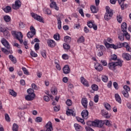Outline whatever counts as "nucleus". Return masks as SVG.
Here are the masks:
<instances>
[{
  "label": "nucleus",
  "instance_id": "22",
  "mask_svg": "<svg viewBox=\"0 0 131 131\" xmlns=\"http://www.w3.org/2000/svg\"><path fill=\"white\" fill-rule=\"evenodd\" d=\"M115 98L117 102L119 103V104H121V97H120V96H119L118 94H116L115 95Z\"/></svg>",
  "mask_w": 131,
  "mask_h": 131
},
{
  "label": "nucleus",
  "instance_id": "4",
  "mask_svg": "<svg viewBox=\"0 0 131 131\" xmlns=\"http://www.w3.org/2000/svg\"><path fill=\"white\" fill-rule=\"evenodd\" d=\"M105 10L106 12L104 15V19L105 20H106V21H108L110 20V19L112 18V16H113V10L110 9V7L108 6L105 7Z\"/></svg>",
  "mask_w": 131,
  "mask_h": 131
},
{
  "label": "nucleus",
  "instance_id": "54",
  "mask_svg": "<svg viewBox=\"0 0 131 131\" xmlns=\"http://www.w3.org/2000/svg\"><path fill=\"white\" fill-rule=\"evenodd\" d=\"M96 49H100L101 51H102V50H104V49H105V47L102 45H97L96 46Z\"/></svg>",
  "mask_w": 131,
  "mask_h": 131
},
{
  "label": "nucleus",
  "instance_id": "48",
  "mask_svg": "<svg viewBox=\"0 0 131 131\" xmlns=\"http://www.w3.org/2000/svg\"><path fill=\"white\" fill-rule=\"evenodd\" d=\"M102 80L104 81V82H107L108 81V77L105 75L102 76Z\"/></svg>",
  "mask_w": 131,
  "mask_h": 131
},
{
  "label": "nucleus",
  "instance_id": "10",
  "mask_svg": "<svg viewBox=\"0 0 131 131\" xmlns=\"http://www.w3.org/2000/svg\"><path fill=\"white\" fill-rule=\"evenodd\" d=\"M1 42L3 46H5V48H7L8 50H10V44L6 39L3 38L1 40Z\"/></svg>",
  "mask_w": 131,
  "mask_h": 131
},
{
  "label": "nucleus",
  "instance_id": "6",
  "mask_svg": "<svg viewBox=\"0 0 131 131\" xmlns=\"http://www.w3.org/2000/svg\"><path fill=\"white\" fill-rule=\"evenodd\" d=\"M124 37H125L127 40H129L130 39V35L127 32L120 33L119 34L118 38L121 40V41H123L124 40Z\"/></svg>",
  "mask_w": 131,
  "mask_h": 131
},
{
  "label": "nucleus",
  "instance_id": "31",
  "mask_svg": "<svg viewBox=\"0 0 131 131\" xmlns=\"http://www.w3.org/2000/svg\"><path fill=\"white\" fill-rule=\"evenodd\" d=\"M30 32H32L33 34H34L35 35V34H36L35 29L34 28V27H33V26H31L30 27Z\"/></svg>",
  "mask_w": 131,
  "mask_h": 131
},
{
  "label": "nucleus",
  "instance_id": "29",
  "mask_svg": "<svg viewBox=\"0 0 131 131\" xmlns=\"http://www.w3.org/2000/svg\"><path fill=\"white\" fill-rule=\"evenodd\" d=\"M122 94L125 98H128L129 97V94H128V92L126 91H122Z\"/></svg>",
  "mask_w": 131,
  "mask_h": 131
},
{
  "label": "nucleus",
  "instance_id": "33",
  "mask_svg": "<svg viewBox=\"0 0 131 131\" xmlns=\"http://www.w3.org/2000/svg\"><path fill=\"white\" fill-rule=\"evenodd\" d=\"M4 11L6 12V13H10L11 11H12V8L10 6H7L6 8L4 9Z\"/></svg>",
  "mask_w": 131,
  "mask_h": 131
},
{
  "label": "nucleus",
  "instance_id": "14",
  "mask_svg": "<svg viewBox=\"0 0 131 131\" xmlns=\"http://www.w3.org/2000/svg\"><path fill=\"white\" fill-rule=\"evenodd\" d=\"M122 56L123 59H125L126 61H129V60H131V56L128 53H124L122 54Z\"/></svg>",
  "mask_w": 131,
  "mask_h": 131
},
{
  "label": "nucleus",
  "instance_id": "2",
  "mask_svg": "<svg viewBox=\"0 0 131 131\" xmlns=\"http://www.w3.org/2000/svg\"><path fill=\"white\" fill-rule=\"evenodd\" d=\"M125 43H117L116 45L114 44H110L107 42L105 43V46L107 49L111 48V49H114V50H117V49H120V48H122V47H125Z\"/></svg>",
  "mask_w": 131,
  "mask_h": 131
},
{
  "label": "nucleus",
  "instance_id": "40",
  "mask_svg": "<svg viewBox=\"0 0 131 131\" xmlns=\"http://www.w3.org/2000/svg\"><path fill=\"white\" fill-rule=\"evenodd\" d=\"M34 35H35L33 34V33H32L31 32H29L27 33V36H28V38H32V37H33V36H34Z\"/></svg>",
  "mask_w": 131,
  "mask_h": 131
},
{
  "label": "nucleus",
  "instance_id": "19",
  "mask_svg": "<svg viewBox=\"0 0 131 131\" xmlns=\"http://www.w3.org/2000/svg\"><path fill=\"white\" fill-rule=\"evenodd\" d=\"M121 29L123 32H127V24L126 23H123L121 25Z\"/></svg>",
  "mask_w": 131,
  "mask_h": 131
},
{
  "label": "nucleus",
  "instance_id": "53",
  "mask_svg": "<svg viewBox=\"0 0 131 131\" xmlns=\"http://www.w3.org/2000/svg\"><path fill=\"white\" fill-rule=\"evenodd\" d=\"M66 104L68 106H71L72 105V101L70 99H68L66 101Z\"/></svg>",
  "mask_w": 131,
  "mask_h": 131
},
{
  "label": "nucleus",
  "instance_id": "35",
  "mask_svg": "<svg viewBox=\"0 0 131 131\" xmlns=\"http://www.w3.org/2000/svg\"><path fill=\"white\" fill-rule=\"evenodd\" d=\"M92 89L93 91H98V90H99V87L98 86V85H97L96 84H93L92 85Z\"/></svg>",
  "mask_w": 131,
  "mask_h": 131
},
{
  "label": "nucleus",
  "instance_id": "42",
  "mask_svg": "<svg viewBox=\"0 0 131 131\" xmlns=\"http://www.w3.org/2000/svg\"><path fill=\"white\" fill-rule=\"evenodd\" d=\"M9 93L13 97H16L17 96V93L14 91V90H10Z\"/></svg>",
  "mask_w": 131,
  "mask_h": 131
},
{
  "label": "nucleus",
  "instance_id": "23",
  "mask_svg": "<svg viewBox=\"0 0 131 131\" xmlns=\"http://www.w3.org/2000/svg\"><path fill=\"white\" fill-rule=\"evenodd\" d=\"M68 111H67L66 114L68 116L72 115V116H75V113H74V111L72 110H70L69 108L68 109Z\"/></svg>",
  "mask_w": 131,
  "mask_h": 131
},
{
  "label": "nucleus",
  "instance_id": "1",
  "mask_svg": "<svg viewBox=\"0 0 131 131\" xmlns=\"http://www.w3.org/2000/svg\"><path fill=\"white\" fill-rule=\"evenodd\" d=\"M88 125L95 126V127H102L104 125V122L102 120H95L94 121H88Z\"/></svg>",
  "mask_w": 131,
  "mask_h": 131
},
{
  "label": "nucleus",
  "instance_id": "15",
  "mask_svg": "<svg viewBox=\"0 0 131 131\" xmlns=\"http://www.w3.org/2000/svg\"><path fill=\"white\" fill-rule=\"evenodd\" d=\"M80 81L81 83L83 84L85 86H90V85L89 84V82H88V80H86L84 77H81L80 78Z\"/></svg>",
  "mask_w": 131,
  "mask_h": 131
},
{
  "label": "nucleus",
  "instance_id": "58",
  "mask_svg": "<svg viewBox=\"0 0 131 131\" xmlns=\"http://www.w3.org/2000/svg\"><path fill=\"white\" fill-rule=\"evenodd\" d=\"M30 55L32 56V57H34L35 58L37 57V54L34 53V52L32 51L30 52Z\"/></svg>",
  "mask_w": 131,
  "mask_h": 131
},
{
  "label": "nucleus",
  "instance_id": "57",
  "mask_svg": "<svg viewBox=\"0 0 131 131\" xmlns=\"http://www.w3.org/2000/svg\"><path fill=\"white\" fill-rule=\"evenodd\" d=\"M53 37L56 40H59L60 39V35L59 34L58 35L55 34Z\"/></svg>",
  "mask_w": 131,
  "mask_h": 131
},
{
  "label": "nucleus",
  "instance_id": "13",
  "mask_svg": "<svg viewBox=\"0 0 131 131\" xmlns=\"http://www.w3.org/2000/svg\"><path fill=\"white\" fill-rule=\"evenodd\" d=\"M94 67L97 71H102L103 70V66L98 62L95 64Z\"/></svg>",
  "mask_w": 131,
  "mask_h": 131
},
{
  "label": "nucleus",
  "instance_id": "64",
  "mask_svg": "<svg viewBox=\"0 0 131 131\" xmlns=\"http://www.w3.org/2000/svg\"><path fill=\"white\" fill-rule=\"evenodd\" d=\"M85 129L86 131H95L93 128H91V127H86Z\"/></svg>",
  "mask_w": 131,
  "mask_h": 131
},
{
  "label": "nucleus",
  "instance_id": "21",
  "mask_svg": "<svg viewBox=\"0 0 131 131\" xmlns=\"http://www.w3.org/2000/svg\"><path fill=\"white\" fill-rule=\"evenodd\" d=\"M74 126L76 130H77V131H80V130H82V127H81V126H80V125H79L77 123L74 124Z\"/></svg>",
  "mask_w": 131,
  "mask_h": 131
},
{
  "label": "nucleus",
  "instance_id": "9",
  "mask_svg": "<svg viewBox=\"0 0 131 131\" xmlns=\"http://www.w3.org/2000/svg\"><path fill=\"white\" fill-rule=\"evenodd\" d=\"M46 130L45 131H52L53 130V124L52 122L49 121L45 125Z\"/></svg>",
  "mask_w": 131,
  "mask_h": 131
},
{
  "label": "nucleus",
  "instance_id": "63",
  "mask_svg": "<svg viewBox=\"0 0 131 131\" xmlns=\"http://www.w3.org/2000/svg\"><path fill=\"white\" fill-rule=\"evenodd\" d=\"M112 60H114V61H116L117 60V56L115 54H113L111 57Z\"/></svg>",
  "mask_w": 131,
  "mask_h": 131
},
{
  "label": "nucleus",
  "instance_id": "39",
  "mask_svg": "<svg viewBox=\"0 0 131 131\" xmlns=\"http://www.w3.org/2000/svg\"><path fill=\"white\" fill-rule=\"evenodd\" d=\"M3 32L4 33L5 36H9L10 32L7 30V28H6Z\"/></svg>",
  "mask_w": 131,
  "mask_h": 131
},
{
  "label": "nucleus",
  "instance_id": "27",
  "mask_svg": "<svg viewBox=\"0 0 131 131\" xmlns=\"http://www.w3.org/2000/svg\"><path fill=\"white\" fill-rule=\"evenodd\" d=\"M64 40L65 42H67V43H70L71 42V37H69V36H66L64 38Z\"/></svg>",
  "mask_w": 131,
  "mask_h": 131
},
{
  "label": "nucleus",
  "instance_id": "3",
  "mask_svg": "<svg viewBox=\"0 0 131 131\" xmlns=\"http://www.w3.org/2000/svg\"><path fill=\"white\" fill-rule=\"evenodd\" d=\"M117 66H120V67L122 66V62L121 60L118 59L116 62H112L108 63L109 69L113 70L114 71L116 70Z\"/></svg>",
  "mask_w": 131,
  "mask_h": 131
},
{
  "label": "nucleus",
  "instance_id": "8",
  "mask_svg": "<svg viewBox=\"0 0 131 131\" xmlns=\"http://www.w3.org/2000/svg\"><path fill=\"white\" fill-rule=\"evenodd\" d=\"M32 17L34 18L35 20H37V21H39V22L43 23V18H42L41 16L34 13H31Z\"/></svg>",
  "mask_w": 131,
  "mask_h": 131
},
{
  "label": "nucleus",
  "instance_id": "56",
  "mask_svg": "<svg viewBox=\"0 0 131 131\" xmlns=\"http://www.w3.org/2000/svg\"><path fill=\"white\" fill-rule=\"evenodd\" d=\"M35 51H38L39 50V43H36L34 46Z\"/></svg>",
  "mask_w": 131,
  "mask_h": 131
},
{
  "label": "nucleus",
  "instance_id": "20",
  "mask_svg": "<svg viewBox=\"0 0 131 131\" xmlns=\"http://www.w3.org/2000/svg\"><path fill=\"white\" fill-rule=\"evenodd\" d=\"M50 8H52V9H55V10H56V11H59V7L57 6V4H56V2H52L50 4Z\"/></svg>",
  "mask_w": 131,
  "mask_h": 131
},
{
  "label": "nucleus",
  "instance_id": "59",
  "mask_svg": "<svg viewBox=\"0 0 131 131\" xmlns=\"http://www.w3.org/2000/svg\"><path fill=\"white\" fill-rule=\"evenodd\" d=\"M104 121L105 122V125H106L107 126L110 127V126H111V125H112V124H111L109 120H105Z\"/></svg>",
  "mask_w": 131,
  "mask_h": 131
},
{
  "label": "nucleus",
  "instance_id": "18",
  "mask_svg": "<svg viewBox=\"0 0 131 131\" xmlns=\"http://www.w3.org/2000/svg\"><path fill=\"white\" fill-rule=\"evenodd\" d=\"M81 104L84 108H87L88 107V99L86 98H83L81 99Z\"/></svg>",
  "mask_w": 131,
  "mask_h": 131
},
{
  "label": "nucleus",
  "instance_id": "61",
  "mask_svg": "<svg viewBox=\"0 0 131 131\" xmlns=\"http://www.w3.org/2000/svg\"><path fill=\"white\" fill-rule=\"evenodd\" d=\"M43 100H45L46 102H49L50 101V97L48 96H45L43 97Z\"/></svg>",
  "mask_w": 131,
  "mask_h": 131
},
{
  "label": "nucleus",
  "instance_id": "24",
  "mask_svg": "<svg viewBox=\"0 0 131 131\" xmlns=\"http://www.w3.org/2000/svg\"><path fill=\"white\" fill-rule=\"evenodd\" d=\"M57 27L59 29L62 28V21H61V17H57Z\"/></svg>",
  "mask_w": 131,
  "mask_h": 131
},
{
  "label": "nucleus",
  "instance_id": "41",
  "mask_svg": "<svg viewBox=\"0 0 131 131\" xmlns=\"http://www.w3.org/2000/svg\"><path fill=\"white\" fill-rule=\"evenodd\" d=\"M24 74H26V75H28V74H29V72H28V71L27 70V69H26L25 67H23L21 68Z\"/></svg>",
  "mask_w": 131,
  "mask_h": 131
},
{
  "label": "nucleus",
  "instance_id": "62",
  "mask_svg": "<svg viewBox=\"0 0 131 131\" xmlns=\"http://www.w3.org/2000/svg\"><path fill=\"white\" fill-rule=\"evenodd\" d=\"M113 85L116 90H118L119 87H118V84L117 83V82H114L113 83Z\"/></svg>",
  "mask_w": 131,
  "mask_h": 131
},
{
  "label": "nucleus",
  "instance_id": "36",
  "mask_svg": "<svg viewBox=\"0 0 131 131\" xmlns=\"http://www.w3.org/2000/svg\"><path fill=\"white\" fill-rule=\"evenodd\" d=\"M19 129V126L16 123H14L12 126L13 130H18Z\"/></svg>",
  "mask_w": 131,
  "mask_h": 131
},
{
  "label": "nucleus",
  "instance_id": "55",
  "mask_svg": "<svg viewBox=\"0 0 131 131\" xmlns=\"http://www.w3.org/2000/svg\"><path fill=\"white\" fill-rule=\"evenodd\" d=\"M125 48L126 50V52H131V48L130 47H129V46H128V44H126V46H125Z\"/></svg>",
  "mask_w": 131,
  "mask_h": 131
},
{
  "label": "nucleus",
  "instance_id": "52",
  "mask_svg": "<svg viewBox=\"0 0 131 131\" xmlns=\"http://www.w3.org/2000/svg\"><path fill=\"white\" fill-rule=\"evenodd\" d=\"M123 89H124L123 91H126V92H129V91H130V88L127 85H124Z\"/></svg>",
  "mask_w": 131,
  "mask_h": 131
},
{
  "label": "nucleus",
  "instance_id": "46",
  "mask_svg": "<svg viewBox=\"0 0 131 131\" xmlns=\"http://www.w3.org/2000/svg\"><path fill=\"white\" fill-rule=\"evenodd\" d=\"M77 120L79 122H81V123H82V124H85V123L84 122V120H83V119H81L80 118L78 117V118H77Z\"/></svg>",
  "mask_w": 131,
  "mask_h": 131
},
{
  "label": "nucleus",
  "instance_id": "37",
  "mask_svg": "<svg viewBox=\"0 0 131 131\" xmlns=\"http://www.w3.org/2000/svg\"><path fill=\"white\" fill-rule=\"evenodd\" d=\"M27 92L28 94H29V95H35V94H34V91H33V89H29L27 90Z\"/></svg>",
  "mask_w": 131,
  "mask_h": 131
},
{
  "label": "nucleus",
  "instance_id": "38",
  "mask_svg": "<svg viewBox=\"0 0 131 131\" xmlns=\"http://www.w3.org/2000/svg\"><path fill=\"white\" fill-rule=\"evenodd\" d=\"M117 20L119 23H121V22H122V16L120 15H117Z\"/></svg>",
  "mask_w": 131,
  "mask_h": 131
},
{
  "label": "nucleus",
  "instance_id": "25",
  "mask_svg": "<svg viewBox=\"0 0 131 131\" xmlns=\"http://www.w3.org/2000/svg\"><path fill=\"white\" fill-rule=\"evenodd\" d=\"M9 58L11 61L12 62V63H14L15 64L17 62V59H16V58L14 57L12 55H10L9 56Z\"/></svg>",
  "mask_w": 131,
  "mask_h": 131
},
{
  "label": "nucleus",
  "instance_id": "51",
  "mask_svg": "<svg viewBox=\"0 0 131 131\" xmlns=\"http://www.w3.org/2000/svg\"><path fill=\"white\" fill-rule=\"evenodd\" d=\"M5 120H6V121H8V122H10V117L9 116V115L8 114H5Z\"/></svg>",
  "mask_w": 131,
  "mask_h": 131
},
{
  "label": "nucleus",
  "instance_id": "34",
  "mask_svg": "<svg viewBox=\"0 0 131 131\" xmlns=\"http://www.w3.org/2000/svg\"><path fill=\"white\" fill-rule=\"evenodd\" d=\"M4 19L5 22H10L11 21V17L8 15H5L4 17Z\"/></svg>",
  "mask_w": 131,
  "mask_h": 131
},
{
  "label": "nucleus",
  "instance_id": "43",
  "mask_svg": "<svg viewBox=\"0 0 131 131\" xmlns=\"http://www.w3.org/2000/svg\"><path fill=\"white\" fill-rule=\"evenodd\" d=\"M104 107L106 109V110H111V106L108 103L105 104Z\"/></svg>",
  "mask_w": 131,
  "mask_h": 131
},
{
  "label": "nucleus",
  "instance_id": "30",
  "mask_svg": "<svg viewBox=\"0 0 131 131\" xmlns=\"http://www.w3.org/2000/svg\"><path fill=\"white\" fill-rule=\"evenodd\" d=\"M90 9L91 10V12L94 13H97L98 12V10H97V8H96V6H91L90 7Z\"/></svg>",
  "mask_w": 131,
  "mask_h": 131
},
{
  "label": "nucleus",
  "instance_id": "5",
  "mask_svg": "<svg viewBox=\"0 0 131 131\" xmlns=\"http://www.w3.org/2000/svg\"><path fill=\"white\" fill-rule=\"evenodd\" d=\"M11 33L12 35H13V36L16 38V39L19 40L20 43H23V40L22 39V38H23V34H22L21 32L12 31Z\"/></svg>",
  "mask_w": 131,
  "mask_h": 131
},
{
  "label": "nucleus",
  "instance_id": "50",
  "mask_svg": "<svg viewBox=\"0 0 131 131\" xmlns=\"http://www.w3.org/2000/svg\"><path fill=\"white\" fill-rule=\"evenodd\" d=\"M32 88L33 90H35L36 91H37L38 90L39 88L35 84V83H32Z\"/></svg>",
  "mask_w": 131,
  "mask_h": 131
},
{
  "label": "nucleus",
  "instance_id": "32",
  "mask_svg": "<svg viewBox=\"0 0 131 131\" xmlns=\"http://www.w3.org/2000/svg\"><path fill=\"white\" fill-rule=\"evenodd\" d=\"M84 41V37H83V36H81L77 40V42H78V43H81Z\"/></svg>",
  "mask_w": 131,
  "mask_h": 131
},
{
  "label": "nucleus",
  "instance_id": "47",
  "mask_svg": "<svg viewBox=\"0 0 131 131\" xmlns=\"http://www.w3.org/2000/svg\"><path fill=\"white\" fill-rule=\"evenodd\" d=\"M63 47L64 50H69V49H70V46L66 43H63Z\"/></svg>",
  "mask_w": 131,
  "mask_h": 131
},
{
  "label": "nucleus",
  "instance_id": "28",
  "mask_svg": "<svg viewBox=\"0 0 131 131\" xmlns=\"http://www.w3.org/2000/svg\"><path fill=\"white\" fill-rule=\"evenodd\" d=\"M51 92L53 95H57V93H58V90L57 89V88L56 87H52L51 89Z\"/></svg>",
  "mask_w": 131,
  "mask_h": 131
},
{
  "label": "nucleus",
  "instance_id": "44",
  "mask_svg": "<svg viewBox=\"0 0 131 131\" xmlns=\"http://www.w3.org/2000/svg\"><path fill=\"white\" fill-rule=\"evenodd\" d=\"M45 14H47V15H51L52 14V12L51 11V10H50L48 8L45 9L44 10Z\"/></svg>",
  "mask_w": 131,
  "mask_h": 131
},
{
  "label": "nucleus",
  "instance_id": "60",
  "mask_svg": "<svg viewBox=\"0 0 131 131\" xmlns=\"http://www.w3.org/2000/svg\"><path fill=\"white\" fill-rule=\"evenodd\" d=\"M62 59H64V60H68L69 57L67 54H63L62 56Z\"/></svg>",
  "mask_w": 131,
  "mask_h": 131
},
{
  "label": "nucleus",
  "instance_id": "26",
  "mask_svg": "<svg viewBox=\"0 0 131 131\" xmlns=\"http://www.w3.org/2000/svg\"><path fill=\"white\" fill-rule=\"evenodd\" d=\"M125 0H118V2L120 5L122 10H124V1Z\"/></svg>",
  "mask_w": 131,
  "mask_h": 131
},
{
  "label": "nucleus",
  "instance_id": "12",
  "mask_svg": "<svg viewBox=\"0 0 131 131\" xmlns=\"http://www.w3.org/2000/svg\"><path fill=\"white\" fill-rule=\"evenodd\" d=\"M47 45L50 48H55V46H56V42L55 41L53 40H48L47 41Z\"/></svg>",
  "mask_w": 131,
  "mask_h": 131
},
{
  "label": "nucleus",
  "instance_id": "16",
  "mask_svg": "<svg viewBox=\"0 0 131 131\" xmlns=\"http://www.w3.org/2000/svg\"><path fill=\"white\" fill-rule=\"evenodd\" d=\"M63 72L64 74H69V73H70V68H69V66H64L63 68Z\"/></svg>",
  "mask_w": 131,
  "mask_h": 131
},
{
  "label": "nucleus",
  "instance_id": "49",
  "mask_svg": "<svg viewBox=\"0 0 131 131\" xmlns=\"http://www.w3.org/2000/svg\"><path fill=\"white\" fill-rule=\"evenodd\" d=\"M36 122H41L42 121V118L40 117H37L35 118Z\"/></svg>",
  "mask_w": 131,
  "mask_h": 131
},
{
  "label": "nucleus",
  "instance_id": "11",
  "mask_svg": "<svg viewBox=\"0 0 131 131\" xmlns=\"http://www.w3.org/2000/svg\"><path fill=\"white\" fill-rule=\"evenodd\" d=\"M81 114L82 117L84 119H88L89 117V112L87 110H83V111H82Z\"/></svg>",
  "mask_w": 131,
  "mask_h": 131
},
{
  "label": "nucleus",
  "instance_id": "45",
  "mask_svg": "<svg viewBox=\"0 0 131 131\" xmlns=\"http://www.w3.org/2000/svg\"><path fill=\"white\" fill-rule=\"evenodd\" d=\"M94 101L95 103L99 102V95L96 94L94 97Z\"/></svg>",
  "mask_w": 131,
  "mask_h": 131
},
{
  "label": "nucleus",
  "instance_id": "7",
  "mask_svg": "<svg viewBox=\"0 0 131 131\" xmlns=\"http://www.w3.org/2000/svg\"><path fill=\"white\" fill-rule=\"evenodd\" d=\"M12 9L14 10H18V9H20L21 7V2L20 0H16L14 4H12Z\"/></svg>",
  "mask_w": 131,
  "mask_h": 131
},
{
  "label": "nucleus",
  "instance_id": "17",
  "mask_svg": "<svg viewBox=\"0 0 131 131\" xmlns=\"http://www.w3.org/2000/svg\"><path fill=\"white\" fill-rule=\"evenodd\" d=\"M34 98H35V95L33 94H32V95L28 94L25 97V99L27 101H32V100L34 99Z\"/></svg>",
  "mask_w": 131,
  "mask_h": 131
}]
</instances>
